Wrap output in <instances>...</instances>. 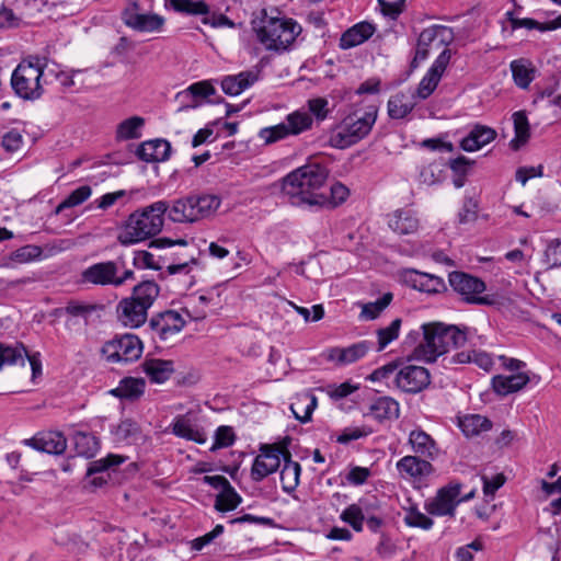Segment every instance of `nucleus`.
<instances>
[{
  "mask_svg": "<svg viewBox=\"0 0 561 561\" xmlns=\"http://www.w3.org/2000/svg\"><path fill=\"white\" fill-rule=\"evenodd\" d=\"M468 328L444 322L423 323L419 329L411 330L404 337V348H412L408 360L432 364L448 353L450 348L465 345Z\"/></svg>",
  "mask_w": 561,
  "mask_h": 561,
  "instance_id": "nucleus-1",
  "label": "nucleus"
},
{
  "mask_svg": "<svg viewBox=\"0 0 561 561\" xmlns=\"http://www.w3.org/2000/svg\"><path fill=\"white\" fill-rule=\"evenodd\" d=\"M329 172L318 163L302 165L283 180V192L295 206L323 208L328 203V194L320 192L324 186Z\"/></svg>",
  "mask_w": 561,
  "mask_h": 561,
  "instance_id": "nucleus-2",
  "label": "nucleus"
},
{
  "mask_svg": "<svg viewBox=\"0 0 561 561\" xmlns=\"http://www.w3.org/2000/svg\"><path fill=\"white\" fill-rule=\"evenodd\" d=\"M168 209V202L158 201L130 214L118 232V242L130 245L158 234L163 227V216Z\"/></svg>",
  "mask_w": 561,
  "mask_h": 561,
  "instance_id": "nucleus-3",
  "label": "nucleus"
},
{
  "mask_svg": "<svg viewBox=\"0 0 561 561\" xmlns=\"http://www.w3.org/2000/svg\"><path fill=\"white\" fill-rule=\"evenodd\" d=\"M454 41V32L450 27L444 25H432L423 30L419 36L414 58L411 62L412 68H417L421 62L431 55L437 54V57L428 70H446L453 56L448 45Z\"/></svg>",
  "mask_w": 561,
  "mask_h": 561,
  "instance_id": "nucleus-4",
  "label": "nucleus"
},
{
  "mask_svg": "<svg viewBox=\"0 0 561 561\" xmlns=\"http://www.w3.org/2000/svg\"><path fill=\"white\" fill-rule=\"evenodd\" d=\"M160 294L159 285L153 280H144L133 288L130 297L123 298L117 307V319L127 328L137 329L148 318V310Z\"/></svg>",
  "mask_w": 561,
  "mask_h": 561,
  "instance_id": "nucleus-5",
  "label": "nucleus"
},
{
  "mask_svg": "<svg viewBox=\"0 0 561 561\" xmlns=\"http://www.w3.org/2000/svg\"><path fill=\"white\" fill-rule=\"evenodd\" d=\"M376 119V106H369L364 113L358 111L351 113L332 133L330 137L331 146L344 149L357 144L370 133Z\"/></svg>",
  "mask_w": 561,
  "mask_h": 561,
  "instance_id": "nucleus-6",
  "label": "nucleus"
},
{
  "mask_svg": "<svg viewBox=\"0 0 561 561\" xmlns=\"http://www.w3.org/2000/svg\"><path fill=\"white\" fill-rule=\"evenodd\" d=\"M300 32L301 26L293 19L271 18L263 22L257 35L267 49L285 51Z\"/></svg>",
  "mask_w": 561,
  "mask_h": 561,
  "instance_id": "nucleus-7",
  "label": "nucleus"
},
{
  "mask_svg": "<svg viewBox=\"0 0 561 561\" xmlns=\"http://www.w3.org/2000/svg\"><path fill=\"white\" fill-rule=\"evenodd\" d=\"M144 351L141 340L133 333L116 334L106 341L101 354L110 364H128L140 358Z\"/></svg>",
  "mask_w": 561,
  "mask_h": 561,
  "instance_id": "nucleus-8",
  "label": "nucleus"
},
{
  "mask_svg": "<svg viewBox=\"0 0 561 561\" xmlns=\"http://www.w3.org/2000/svg\"><path fill=\"white\" fill-rule=\"evenodd\" d=\"M450 287L461 299L471 305L491 306L494 299L490 296H481L485 290V283L471 274L465 272H451L448 276Z\"/></svg>",
  "mask_w": 561,
  "mask_h": 561,
  "instance_id": "nucleus-9",
  "label": "nucleus"
},
{
  "mask_svg": "<svg viewBox=\"0 0 561 561\" xmlns=\"http://www.w3.org/2000/svg\"><path fill=\"white\" fill-rule=\"evenodd\" d=\"M461 489L462 484L460 482L450 481L439 488L433 497L425 500L424 510L431 516L454 518L457 506L460 504Z\"/></svg>",
  "mask_w": 561,
  "mask_h": 561,
  "instance_id": "nucleus-10",
  "label": "nucleus"
},
{
  "mask_svg": "<svg viewBox=\"0 0 561 561\" xmlns=\"http://www.w3.org/2000/svg\"><path fill=\"white\" fill-rule=\"evenodd\" d=\"M393 383L405 393H419L430 386L431 374L425 367L405 365L396 373Z\"/></svg>",
  "mask_w": 561,
  "mask_h": 561,
  "instance_id": "nucleus-11",
  "label": "nucleus"
},
{
  "mask_svg": "<svg viewBox=\"0 0 561 561\" xmlns=\"http://www.w3.org/2000/svg\"><path fill=\"white\" fill-rule=\"evenodd\" d=\"M185 327V320L175 310H165L153 314L149 320L150 330L161 340L168 341Z\"/></svg>",
  "mask_w": 561,
  "mask_h": 561,
  "instance_id": "nucleus-12",
  "label": "nucleus"
},
{
  "mask_svg": "<svg viewBox=\"0 0 561 561\" xmlns=\"http://www.w3.org/2000/svg\"><path fill=\"white\" fill-rule=\"evenodd\" d=\"M260 451L251 468V478L255 482H260L277 471L280 466V455L284 456L285 454L279 448L271 445L262 446Z\"/></svg>",
  "mask_w": 561,
  "mask_h": 561,
  "instance_id": "nucleus-13",
  "label": "nucleus"
},
{
  "mask_svg": "<svg viewBox=\"0 0 561 561\" xmlns=\"http://www.w3.org/2000/svg\"><path fill=\"white\" fill-rule=\"evenodd\" d=\"M173 435L197 444H205L207 436L205 431L196 424L195 413L192 411L180 414L174 417L171 425Z\"/></svg>",
  "mask_w": 561,
  "mask_h": 561,
  "instance_id": "nucleus-14",
  "label": "nucleus"
},
{
  "mask_svg": "<svg viewBox=\"0 0 561 561\" xmlns=\"http://www.w3.org/2000/svg\"><path fill=\"white\" fill-rule=\"evenodd\" d=\"M122 19L128 27L138 32H157L164 23V19L158 14L140 13L137 3L127 7Z\"/></svg>",
  "mask_w": 561,
  "mask_h": 561,
  "instance_id": "nucleus-15",
  "label": "nucleus"
},
{
  "mask_svg": "<svg viewBox=\"0 0 561 561\" xmlns=\"http://www.w3.org/2000/svg\"><path fill=\"white\" fill-rule=\"evenodd\" d=\"M396 468L403 479H411L414 481H422L435 472L431 460L416 455L402 457L396 463Z\"/></svg>",
  "mask_w": 561,
  "mask_h": 561,
  "instance_id": "nucleus-16",
  "label": "nucleus"
},
{
  "mask_svg": "<svg viewBox=\"0 0 561 561\" xmlns=\"http://www.w3.org/2000/svg\"><path fill=\"white\" fill-rule=\"evenodd\" d=\"M172 7L183 13L187 14H201L204 15L203 23L210 24L211 26H232L233 23L229 21V19L219 14L218 16L215 14L209 15L208 5L204 1H192V0H170Z\"/></svg>",
  "mask_w": 561,
  "mask_h": 561,
  "instance_id": "nucleus-17",
  "label": "nucleus"
},
{
  "mask_svg": "<svg viewBox=\"0 0 561 561\" xmlns=\"http://www.w3.org/2000/svg\"><path fill=\"white\" fill-rule=\"evenodd\" d=\"M25 444L49 455H61L67 448V439L64 434L55 431L41 432L34 437L25 439Z\"/></svg>",
  "mask_w": 561,
  "mask_h": 561,
  "instance_id": "nucleus-18",
  "label": "nucleus"
},
{
  "mask_svg": "<svg viewBox=\"0 0 561 561\" xmlns=\"http://www.w3.org/2000/svg\"><path fill=\"white\" fill-rule=\"evenodd\" d=\"M115 273H118V265L114 261H106L92 264L81 273L83 283L93 285L115 287Z\"/></svg>",
  "mask_w": 561,
  "mask_h": 561,
  "instance_id": "nucleus-19",
  "label": "nucleus"
},
{
  "mask_svg": "<svg viewBox=\"0 0 561 561\" xmlns=\"http://www.w3.org/2000/svg\"><path fill=\"white\" fill-rule=\"evenodd\" d=\"M126 457L115 454H110L104 458L94 460L89 463L85 478L89 479V483L93 488H100L104 485L107 480L103 476H96L102 474L103 472L107 471L108 469H114L126 461Z\"/></svg>",
  "mask_w": 561,
  "mask_h": 561,
  "instance_id": "nucleus-20",
  "label": "nucleus"
},
{
  "mask_svg": "<svg viewBox=\"0 0 561 561\" xmlns=\"http://www.w3.org/2000/svg\"><path fill=\"white\" fill-rule=\"evenodd\" d=\"M45 77V72H37L33 78H26L23 72H12L11 85L15 94L24 100H35L42 94L39 84L41 78Z\"/></svg>",
  "mask_w": 561,
  "mask_h": 561,
  "instance_id": "nucleus-21",
  "label": "nucleus"
},
{
  "mask_svg": "<svg viewBox=\"0 0 561 561\" xmlns=\"http://www.w3.org/2000/svg\"><path fill=\"white\" fill-rule=\"evenodd\" d=\"M171 151V144L168 140L152 139L141 142L136 154L145 162H163L170 158Z\"/></svg>",
  "mask_w": 561,
  "mask_h": 561,
  "instance_id": "nucleus-22",
  "label": "nucleus"
},
{
  "mask_svg": "<svg viewBox=\"0 0 561 561\" xmlns=\"http://www.w3.org/2000/svg\"><path fill=\"white\" fill-rule=\"evenodd\" d=\"M408 443L413 453L419 457L434 460L438 456L439 449L436 442L421 428L410 432Z\"/></svg>",
  "mask_w": 561,
  "mask_h": 561,
  "instance_id": "nucleus-23",
  "label": "nucleus"
},
{
  "mask_svg": "<svg viewBox=\"0 0 561 561\" xmlns=\"http://www.w3.org/2000/svg\"><path fill=\"white\" fill-rule=\"evenodd\" d=\"M389 228L400 234H412L417 231L420 221L411 209H397L387 216Z\"/></svg>",
  "mask_w": 561,
  "mask_h": 561,
  "instance_id": "nucleus-24",
  "label": "nucleus"
},
{
  "mask_svg": "<svg viewBox=\"0 0 561 561\" xmlns=\"http://www.w3.org/2000/svg\"><path fill=\"white\" fill-rule=\"evenodd\" d=\"M373 347L369 341H360L347 347H334L330 351V359L347 365L363 358Z\"/></svg>",
  "mask_w": 561,
  "mask_h": 561,
  "instance_id": "nucleus-25",
  "label": "nucleus"
},
{
  "mask_svg": "<svg viewBox=\"0 0 561 561\" xmlns=\"http://www.w3.org/2000/svg\"><path fill=\"white\" fill-rule=\"evenodd\" d=\"M103 310V306L99 304L87 302L78 299L69 300L65 307L56 309V313L67 314L71 318H80L85 324H89L91 318L100 316V311Z\"/></svg>",
  "mask_w": 561,
  "mask_h": 561,
  "instance_id": "nucleus-26",
  "label": "nucleus"
},
{
  "mask_svg": "<svg viewBox=\"0 0 561 561\" xmlns=\"http://www.w3.org/2000/svg\"><path fill=\"white\" fill-rule=\"evenodd\" d=\"M496 137V131L484 125H476L469 134L462 138L460 147L467 152H473L490 144Z\"/></svg>",
  "mask_w": 561,
  "mask_h": 561,
  "instance_id": "nucleus-27",
  "label": "nucleus"
},
{
  "mask_svg": "<svg viewBox=\"0 0 561 561\" xmlns=\"http://www.w3.org/2000/svg\"><path fill=\"white\" fill-rule=\"evenodd\" d=\"M529 382L526 373H517L510 376L497 375L492 378V389L499 396H507L519 391Z\"/></svg>",
  "mask_w": 561,
  "mask_h": 561,
  "instance_id": "nucleus-28",
  "label": "nucleus"
},
{
  "mask_svg": "<svg viewBox=\"0 0 561 561\" xmlns=\"http://www.w3.org/2000/svg\"><path fill=\"white\" fill-rule=\"evenodd\" d=\"M368 415L379 423L387 420H396L400 415V404L391 397H379L370 403Z\"/></svg>",
  "mask_w": 561,
  "mask_h": 561,
  "instance_id": "nucleus-29",
  "label": "nucleus"
},
{
  "mask_svg": "<svg viewBox=\"0 0 561 561\" xmlns=\"http://www.w3.org/2000/svg\"><path fill=\"white\" fill-rule=\"evenodd\" d=\"M417 100L411 91H400L390 96L388 101V115L392 119L407 117L415 107Z\"/></svg>",
  "mask_w": 561,
  "mask_h": 561,
  "instance_id": "nucleus-30",
  "label": "nucleus"
},
{
  "mask_svg": "<svg viewBox=\"0 0 561 561\" xmlns=\"http://www.w3.org/2000/svg\"><path fill=\"white\" fill-rule=\"evenodd\" d=\"M144 373L151 382L162 383L167 381L174 373V364L172 360L160 358H146L141 363Z\"/></svg>",
  "mask_w": 561,
  "mask_h": 561,
  "instance_id": "nucleus-31",
  "label": "nucleus"
},
{
  "mask_svg": "<svg viewBox=\"0 0 561 561\" xmlns=\"http://www.w3.org/2000/svg\"><path fill=\"white\" fill-rule=\"evenodd\" d=\"M375 32V26L368 22H360L346 30L340 38L342 49L353 48L366 42Z\"/></svg>",
  "mask_w": 561,
  "mask_h": 561,
  "instance_id": "nucleus-32",
  "label": "nucleus"
},
{
  "mask_svg": "<svg viewBox=\"0 0 561 561\" xmlns=\"http://www.w3.org/2000/svg\"><path fill=\"white\" fill-rule=\"evenodd\" d=\"M259 80L257 73L254 72H238L237 75L226 76L221 80L222 91L231 96L239 95L245 89L251 87Z\"/></svg>",
  "mask_w": 561,
  "mask_h": 561,
  "instance_id": "nucleus-33",
  "label": "nucleus"
},
{
  "mask_svg": "<svg viewBox=\"0 0 561 561\" xmlns=\"http://www.w3.org/2000/svg\"><path fill=\"white\" fill-rule=\"evenodd\" d=\"M409 282L414 289L426 294H438L446 289L443 278L427 273L413 271Z\"/></svg>",
  "mask_w": 561,
  "mask_h": 561,
  "instance_id": "nucleus-34",
  "label": "nucleus"
},
{
  "mask_svg": "<svg viewBox=\"0 0 561 561\" xmlns=\"http://www.w3.org/2000/svg\"><path fill=\"white\" fill-rule=\"evenodd\" d=\"M369 502L367 499H359L357 503L348 505L340 515V519L348 524L355 531L363 530V524L367 515Z\"/></svg>",
  "mask_w": 561,
  "mask_h": 561,
  "instance_id": "nucleus-35",
  "label": "nucleus"
},
{
  "mask_svg": "<svg viewBox=\"0 0 561 561\" xmlns=\"http://www.w3.org/2000/svg\"><path fill=\"white\" fill-rule=\"evenodd\" d=\"M290 454L285 451L284 454V466L280 470V483L282 489L286 493L294 492L299 484V477L301 467L297 461L291 460Z\"/></svg>",
  "mask_w": 561,
  "mask_h": 561,
  "instance_id": "nucleus-36",
  "label": "nucleus"
},
{
  "mask_svg": "<svg viewBox=\"0 0 561 561\" xmlns=\"http://www.w3.org/2000/svg\"><path fill=\"white\" fill-rule=\"evenodd\" d=\"M318 405L317 397L311 392H304L299 394L294 402L290 403V411L296 420L301 423L311 421L313 411Z\"/></svg>",
  "mask_w": 561,
  "mask_h": 561,
  "instance_id": "nucleus-37",
  "label": "nucleus"
},
{
  "mask_svg": "<svg viewBox=\"0 0 561 561\" xmlns=\"http://www.w3.org/2000/svg\"><path fill=\"white\" fill-rule=\"evenodd\" d=\"M194 209L193 197L191 195L174 201L172 206L169 205L167 213L169 219L173 222H194L197 221Z\"/></svg>",
  "mask_w": 561,
  "mask_h": 561,
  "instance_id": "nucleus-38",
  "label": "nucleus"
},
{
  "mask_svg": "<svg viewBox=\"0 0 561 561\" xmlns=\"http://www.w3.org/2000/svg\"><path fill=\"white\" fill-rule=\"evenodd\" d=\"M146 382L142 378L126 377L111 393L121 399L136 400L145 392Z\"/></svg>",
  "mask_w": 561,
  "mask_h": 561,
  "instance_id": "nucleus-39",
  "label": "nucleus"
},
{
  "mask_svg": "<svg viewBox=\"0 0 561 561\" xmlns=\"http://www.w3.org/2000/svg\"><path fill=\"white\" fill-rule=\"evenodd\" d=\"M508 21L514 30L516 28H527V30H538L540 32L553 31L561 27V15L548 21V22H538L530 18H516L513 12L506 13Z\"/></svg>",
  "mask_w": 561,
  "mask_h": 561,
  "instance_id": "nucleus-40",
  "label": "nucleus"
},
{
  "mask_svg": "<svg viewBox=\"0 0 561 561\" xmlns=\"http://www.w3.org/2000/svg\"><path fill=\"white\" fill-rule=\"evenodd\" d=\"M72 443L79 456L92 458L100 449V440L92 433L76 432L72 435Z\"/></svg>",
  "mask_w": 561,
  "mask_h": 561,
  "instance_id": "nucleus-41",
  "label": "nucleus"
},
{
  "mask_svg": "<svg viewBox=\"0 0 561 561\" xmlns=\"http://www.w3.org/2000/svg\"><path fill=\"white\" fill-rule=\"evenodd\" d=\"M514 123L515 137L511 140L510 146L513 150H518L524 146L530 137V126L527 115L524 111H517L512 115Z\"/></svg>",
  "mask_w": 561,
  "mask_h": 561,
  "instance_id": "nucleus-42",
  "label": "nucleus"
},
{
  "mask_svg": "<svg viewBox=\"0 0 561 561\" xmlns=\"http://www.w3.org/2000/svg\"><path fill=\"white\" fill-rule=\"evenodd\" d=\"M27 351L23 344L18 343L14 346L0 343V370L8 365H25Z\"/></svg>",
  "mask_w": 561,
  "mask_h": 561,
  "instance_id": "nucleus-43",
  "label": "nucleus"
},
{
  "mask_svg": "<svg viewBox=\"0 0 561 561\" xmlns=\"http://www.w3.org/2000/svg\"><path fill=\"white\" fill-rule=\"evenodd\" d=\"M459 427L466 436H474L491 430L492 422L480 414H470L459 420Z\"/></svg>",
  "mask_w": 561,
  "mask_h": 561,
  "instance_id": "nucleus-44",
  "label": "nucleus"
},
{
  "mask_svg": "<svg viewBox=\"0 0 561 561\" xmlns=\"http://www.w3.org/2000/svg\"><path fill=\"white\" fill-rule=\"evenodd\" d=\"M312 117L307 112L295 111L288 114L284 121L290 136L309 130L312 126Z\"/></svg>",
  "mask_w": 561,
  "mask_h": 561,
  "instance_id": "nucleus-45",
  "label": "nucleus"
},
{
  "mask_svg": "<svg viewBox=\"0 0 561 561\" xmlns=\"http://www.w3.org/2000/svg\"><path fill=\"white\" fill-rule=\"evenodd\" d=\"M196 220L215 213L220 206V198L216 195H192Z\"/></svg>",
  "mask_w": 561,
  "mask_h": 561,
  "instance_id": "nucleus-46",
  "label": "nucleus"
},
{
  "mask_svg": "<svg viewBox=\"0 0 561 561\" xmlns=\"http://www.w3.org/2000/svg\"><path fill=\"white\" fill-rule=\"evenodd\" d=\"M392 298L393 296L391 293H386L376 301L360 304L362 311L359 313V319L365 321L377 319L380 313L390 305Z\"/></svg>",
  "mask_w": 561,
  "mask_h": 561,
  "instance_id": "nucleus-47",
  "label": "nucleus"
},
{
  "mask_svg": "<svg viewBox=\"0 0 561 561\" xmlns=\"http://www.w3.org/2000/svg\"><path fill=\"white\" fill-rule=\"evenodd\" d=\"M43 250L35 244L23 245L15 251L11 252L8 256L9 264H25L42 257Z\"/></svg>",
  "mask_w": 561,
  "mask_h": 561,
  "instance_id": "nucleus-48",
  "label": "nucleus"
},
{
  "mask_svg": "<svg viewBox=\"0 0 561 561\" xmlns=\"http://www.w3.org/2000/svg\"><path fill=\"white\" fill-rule=\"evenodd\" d=\"M145 119L140 116H133L124 119L117 126L116 137L117 139H136L141 136L140 128L144 126Z\"/></svg>",
  "mask_w": 561,
  "mask_h": 561,
  "instance_id": "nucleus-49",
  "label": "nucleus"
},
{
  "mask_svg": "<svg viewBox=\"0 0 561 561\" xmlns=\"http://www.w3.org/2000/svg\"><path fill=\"white\" fill-rule=\"evenodd\" d=\"M443 78V72H427L415 90L411 91L416 100L430 98Z\"/></svg>",
  "mask_w": 561,
  "mask_h": 561,
  "instance_id": "nucleus-50",
  "label": "nucleus"
},
{
  "mask_svg": "<svg viewBox=\"0 0 561 561\" xmlns=\"http://www.w3.org/2000/svg\"><path fill=\"white\" fill-rule=\"evenodd\" d=\"M112 433L116 442H136L140 437V426L137 422L125 419L123 420Z\"/></svg>",
  "mask_w": 561,
  "mask_h": 561,
  "instance_id": "nucleus-51",
  "label": "nucleus"
},
{
  "mask_svg": "<svg viewBox=\"0 0 561 561\" xmlns=\"http://www.w3.org/2000/svg\"><path fill=\"white\" fill-rule=\"evenodd\" d=\"M186 92L192 95L196 103H199L204 100L209 103H218L221 101L220 98L218 100L210 99L211 95L216 94V89L213 82L209 80H203L191 84L186 89Z\"/></svg>",
  "mask_w": 561,
  "mask_h": 561,
  "instance_id": "nucleus-52",
  "label": "nucleus"
},
{
  "mask_svg": "<svg viewBox=\"0 0 561 561\" xmlns=\"http://www.w3.org/2000/svg\"><path fill=\"white\" fill-rule=\"evenodd\" d=\"M241 502L242 497L230 484L216 496L215 508L219 512L232 511L237 508Z\"/></svg>",
  "mask_w": 561,
  "mask_h": 561,
  "instance_id": "nucleus-53",
  "label": "nucleus"
},
{
  "mask_svg": "<svg viewBox=\"0 0 561 561\" xmlns=\"http://www.w3.org/2000/svg\"><path fill=\"white\" fill-rule=\"evenodd\" d=\"M403 522L409 527L421 528L423 530H430L434 525V520L422 513L416 505L407 510Z\"/></svg>",
  "mask_w": 561,
  "mask_h": 561,
  "instance_id": "nucleus-54",
  "label": "nucleus"
},
{
  "mask_svg": "<svg viewBox=\"0 0 561 561\" xmlns=\"http://www.w3.org/2000/svg\"><path fill=\"white\" fill-rule=\"evenodd\" d=\"M81 72H45V81L56 83L65 91H79L80 85H77L76 77Z\"/></svg>",
  "mask_w": 561,
  "mask_h": 561,
  "instance_id": "nucleus-55",
  "label": "nucleus"
},
{
  "mask_svg": "<svg viewBox=\"0 0 561 561\" xmlns=\"http://www.w3.org/2000/svg\"><path fill=\"white\" fill-rule=\"evenodd\" d=\"M92 194V190L89 185H82L72 191L56 208V213L59 214L66 208L76 207L85 202Z\"/></svg>",
  "mask_w": 561,
  "mask_h": 561,
  "instance_id": "nucleus-56",
  "label": "nucleus"
},
{
  "mask_svg": "<svg viewBox=\"0 0 561 561\" xmlns=\"http://www.w3.org/2000/svg\"><path fill=\"white\" fill-rule=\"evenodd\" d=\"M400 328L401 319L397 318L388 327L377 330L378 352L385 350L392 341L398 339Z\"/></svg>",
  "mask_w": 561,
  "mask_h": 561,
  "instance_id": "nucleus-57",
  "label": "nucleus"
},
{
  "mask_svg": "<svg viewBox=\"0 0 561 561\" xmlns=\"http://www.w3.org/2000/svg\"><path fill=\"white\" fill-rule=\"evenodd\" d=\"M288 136H290V134L284 122L274 126L264 127L259 131V137L267 145L285 139Z\"/></svg>",
  "mask_w": 561,
  "mask_h": 561,
  "instance_id": "nucleus-58",
  "label": "nucleus"
},
{
  "mask_svg": "<svg viewBox=\"0 0 561 561\" xmlns=\"http://www.w3.org/2000/svg\"><path fill=\"white\" fill-rule=\"evenodd\" d=\"M400 360L390 362L377 369L366 377V380L371 382H388L389 379L394 378L396 373L399 370Z\"/></svg>",
  "mask_w": 561,
  "mask_h": 561,
  "instance_id": "nucleus-59",
  "label": "nucleus"
},
{
  "mask_svg": "<svg viewBox=\"0 0 561 561\" xmlns=\"http://www.w3.org/2000/svg\"><path fill=\"white\" fill-rule=\"evenodd\" d=\"M543 263L548 268L561 267V239H553L547 244Z\"/></svg>",
  "mask_w": 561,
  "mask_h": 561,
  "instance_id": "nucleus-60",
  "label": "nucleus"
},
{
  "mask_svg": "<svg viewBox=\"0 0 561 561\" xmlns=\"http://www.w3.org/2000/svg\"><path fill=\"white\" fill-rule=\"evenodd\" d=\"M214 438L215 440L210 448L211 451L233 445L236 435L231 426L221 425L216 430Z\"/></svg>",
  "mask_w": 561,
  "mask_h": 561,
  "instance_id": "nucleus-61",
  "label": "nucleus"
},
{
  "mask_svg": "<svg viewBox=\"0 0 561 561\" xmlns=\"http://www.w3.org/2000/svg\"><path fill=\"white\" fill-rule=\"evenodd\" d=\"M50 65V60L46 55H28L16 64L13 70L20 71L25 69L45 70Z\"/></svg>",
  "mask_w": 561,
  "mask_h": 561,
  "instance_id": "nucleus-62",
  "label": "nucleus"
},
{
  "mask_svg": "<svg viewBox=\"0 0 561 561\" xmlns=\"http://www.w3.org/2000/svg\"><path fill=\"white\" fill-rule=\"evenodd\" d=\"M358 389V386L351 383L350 381L342 382L340 385H328L324 388L325 393L334 401L341 400L348 397Z\"/></svg>",
  "mask_w": 561,
  "mask_h": 561,
  "instance_id": "nucleus-63",
  "label": "nucleus"
},
{
  "mask_svg": "<svg viewBox=\"0 0 561 561\" xmlns=\"http://www.w3.org/2000/svg\"><path fill=\"white\" fill-rule=\"evenodd\" d=\"M350 194L348 188L340 183L336 182L330 187V193L328 194V203L324 204L323 207L333 208L342 203H344Z\"/></svg>",
  "mask_w": 561,
  "mask_h": 561,
  "instance_id": "nucleus-64",
  "label": "nucleus"
}]
</instances>
